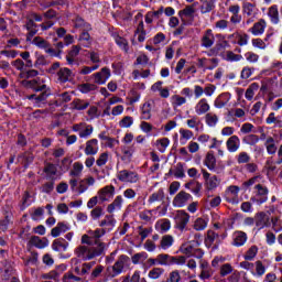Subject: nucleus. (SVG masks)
<instances>
[{
	"instance_id": "1",
	"label": "nucleus",
	"mask_w": 282,
	"mask_h": 282,
	"mask_svg": "<svg viewBox=\"0 0 282 282\" xmlns=\"http://www.w3.org/2000/svg\"><path fill=\"white\" fill-rule=\"evenodd\" d=\"M106 250L107 243L105 242H97V246L80 245L74 249V254L82 261H91V259H96V257H101V254H105Z\"/></svg>"
},
{
	"instance_id": "2",
	"label": "nucleus",
	"mask_w": 282,
	"mask_h": 282,
	"mask_svg": "<svg viewBox=\"0 0 282 282\" xmlns=\"http://www.w3.org/2000/svg\"><path fill=\"white\" fill-rule=\"evenodd\" d=\"M261 176L257 175L248 181V186H253V196L251 197V202L261 206V204H265L268 202V187L263 185Z\"/></svg>"
},
{
	"instance_id": "3",
	"label": "nucleus",
	"mask_w": 282,
	"mask_h": 282,
	"mask_svg": "<svg viewBox=\"0 0 282 282\" xmlns=\"http://www.w3.org/2000/svg\"><path fill=\"white\" fill-rule=\"evenodd\" d=\"M129 258L124 254L120 256L112 267L107 268V272L113 279L124 272V267L128 265Z\"/></svg>"
},
{
	"instance_id": "4",
	"label": "nucleus",
	"mask_w": 282,
	"mask_h": 282,
	"mask_svg": "<svg viewBox=\"0 0 282 282\" xmlns=\"http://www.w3.org/2000/svg\"><path fill=\"white\" fill-rule=\"evenodd\" d=\"M72 131L77 133L83 140H87V138H91V134L94 133V126L88 124L87 122L74 123L72 126Z\"/></svg>"
},
{
	"instance_id": "5",
	"label": "nucleus",
	"mask_w": 282,
	"mask_h": 282,
	"mask_svg": "<svg viewBox=\"0 0 282 282\" xmlns=\"http://www.w3.org/2000/svg\"><path fill=\"white\" fill-rule=\"evenodd\" d=\"M174 221L175 228L181 232H184V230H186V226H188V221H191V215L184 209H178L174 215Z\"/></svg>"
},
{
	"instance_id": "6",
	"label": "nucleus",
	"mask_w": 282,
	"mask_h": 282,
	"mask_svg": "<svg viewBox=\"0 0 282 282\" xmlns=\"http://www.w3.org/2000/svg\"><path fill=\"white\" fill-rule=\"evenodd\" d=\"M272 213H274V209L267 212V214L263 212L258 213L254 216V224L257 228L260 230L262 228H270V226H272V223H270V215H272Z\"/></svg>"
},
{
	"instance_id": "7",
	"label": "nucleus",
	"mask_w": 282,
	"mask_h": 282,
	"mask_svg": "<svg viewBox=\"0 0 282 282\" xmlns=\"http://www.w3.org/2000/svg\"><path fill=\"white\" fill-rule=\"evenodd\" d=\"M109 78H111V69L104 67L100 72H97L90 76V79L95 85H105Z\"/></svg>"
},
{
	"instance_id": "8",
	"label": "nucleus",
	"mask_w": 282,
	"mask_h": 282,
	"mask_svg": "<svg viewBox=\"0 0 282 282\" xmlns=\"http://www.w3.org/2000/svg\"><path fill=\"white\" fill-rule=\"evenodd\" d=\"M118 180L128 184H138L140 182V175H138V172L123 170L118 173Z\"/></svg>"
},
{
	"instance_id": "9",
	"label": "nucleus",
	"mask_w": 282,
	"mask_h": 282,
	"mask_svg": "<svg viewBox=\"0 0 282 282\" xmlns=\"http://www.w3.org/2000/svg\"><path fill=\"white\" fill-rule=\"evenodd\" d=\"M203 178L207 191H215L221 184V181L216 175H210L206 170H202Z\"/></svg>"
},
{
	"instance_id": "10",
	"label": "nucleus",
	"mask_w": 282,
	"mask_h": 282,
	"mask_svg": "<svg viewBox=\"0 0 282 282\" xmlns=\"http://www.w3.org/2000/svg\"><path fill=\"white\" fill-rule=\"evenodd\" d=\"M225 199L228 204H239V186H228L225 191Z\"/></svg>"
},
{
	"instance_id": "11",
	"label": "nucleus",
	"mask_w": 282,
	"mask_h": 282,
	"mask_svg": "<svg viewBox=\"0 0 282 282\" xmlns=\"http://www.w3.org/2000/svg\"><path fill=\"white\" fill-rule=\"evenodd\" d=\"M193 199V196L184 191H181L174 198H173V206L174 208H184L188 202Z\"/></svg>"
},
{
	"instance_id": "12",
	"label": "nucleus",
	"mask_w": 282,
	"mask_h": 282,
	"mask_svg": "<svg viewBox=\"0 0 282 282\" xmlns=\"http://www.w3.org/2000/svg\"><path fill=\"white\" fill-rule=\"evenodd\" d=\"M54 78L56 83H59V85H65V83H69V80L74 78V73L67 67H62L57 70Z\"/></svg>"
},
{
	"instance_id": "13",
	"label": "nucleus",
	"mask_w": 282,
	"mask_h": 282,
	"mask_svg": "<svg viewBox=\"0 0 282 282\" xmlns=\"http://www.w3.org/2000/svg\"><path fill=\"white\" fill-rule=\"evenodd\" d=\"M28 100H31L32 105L35 107H43L47 102V98H50V93L45 91V89L40 95H30L26 96Z\"/></svg>"
},
{
	"instance_id": "14",
	"label": "nucleus",
	"mask_w": 282,
	"mask_h": 282,
	"mask_svg": "<svg viewBox=\"0 0 282 282\" xmlns=\"http://www.w3.org/2000/svg\"><path fill=\"white\" fill-rule=\"evenodd\" d=\"M113 195H116V187L113 185H108L98 191L99 202H109V199H113Z\"/></svg>"
},
{
	"instance_id": "15",
	"label": "nucleus",
	"mask_w": 282,
	"mask_h": 282,
	"mask_svg": "<svg viewBox=\"0 0 282 282\" xmlns=\"http://www.w3.org/2000/svg\"><path fill=\"white\" fill-rule=\"evenodd\" d=\"M44 173L47 177V180H51L52 182H56V180H61V174L58 173V167L52 163H47L44 166Z\"/></svg>"
},
{
	"instance_id": "16",
	"label": "nucleus",
	"mask_w": 282,
	"mask_h": 282,
	"mask_svg": "<svg viewBox=\"0 0 282 282\" xmlns=\"http://www.w3.org/2000/svg\"><path fill=\"white\" fill-rule=\"evenodd\" d=\"M205 246L206 248H214L217 249L219 246V235L214 230H208L207 236L205 238Z\"/></svg>"
},
{
	"instance_id": "17",
	"label": "nucleus",
	"mask_w": 282,
	"mask_h": 282,
	"mask_svg": "<svg viewBox=\"0 0 282 282\" xmlns=\"http://www.w3.org/2000/svg\"><path fill=\"white\" fill-rule=\"evenodd\" d=\"M202 47L209 50L213 45H215V34L213 30H206L200 40Z\"/></svg>"
},
{
	"instance_id": "18",
	"label": "nucleus",
	"mask_w": 282,
	"mask_h": 282,
	"mask_svg": "<svg viewBox=\"0 0 282 282\" xmlns=\"http://www.w3.org/2000/svg\"><path fill=\"white\" fill-rule=\"evenodd\" d=\"M194 109L196 116H204V113H208V111H210V104H208V99L202 98L197 101Z\"/></svg>"
},
{
	"instance_id": "19",
	"label": "nucleus",
	"mask_w": 282,
	"mask_h": 282,
	"mask_svg": "<svg viewBox=\"0 0 282 282\" xmlns=\"http://www.w3.org/2000/svg\"><path fill=\"white\" fill-rule=\"evenodd\" d=\"M178 17L184 23H186V19L193 21V19H195V4L187 6L183 10L178 11Z\"/></svg>"
},
{
	"instance_id": "20",
	"label": "nucleus",
	"mask_w": 282,
	"mask_h": 282,
	"mask_svg": "<svg viewBox=\"0 0 282 282\" xmlns=\"http://www.w3.org/2000/svg\"><path fill=\"white\" fill-rule=\"evenodd\" d=\"M98 139H90L86 141V147L84 149L85 155H97L99 151Z\"/></svg>"
},
{
	"instance_id": "21",
	"label": "nucleus",
	"mask_w": 282,
	"mask_h": 282,
	"mask_svg": "<svg viewBox=\"0 0 282 282\" xmlns=\"http://www.w3.org/2000/svg\"><path fill=\"white\" fill-rule=\"evenodd\" d=\"M116 218L113 215H106L101 221H99L100 228H106V232H111L116 228Z\"/></svg>"
},
{
	"instance_id": "22",
	"label": "nucleus",
	"mask_w": 282,
	"mask_h": 282,
	"mask_svg": "<svg viewBox=\"0 0 282 282\" xmlns=\"http://www.w3.org/2000/svg\"><path fill=\"white\" fill-rule=\"evenodd\" d=\"M219 61L217 58H199L197 66L206 72V69L213 70L217 67Z\"/></svg>"
},
{
	"instance_id": "23",
	"label": "nucleus",
	"mask_w": 282,
	"mask_h": 282,
	"mask_svg": "<svg viewBox=\"0 0 282 282\" xmlns=\"http://www.w3.org/2000/svg\"><path fill=\"white\" fill-rule=\"evenodd\" d=\"M112 39L116 45L122 50V52L129 54V41H127V39L122 37V35L117 32L112 33Z\"/></svg>"
},
{
	"instance_id": "24",
	"label": "nucleus",
	"mask_w": 282,
	"mask_h": 282,
	"mask_svg": "<svg viewBox=\"0 0 282 282\" xmlns=\"http://www.w3.org/2000/svg\"><path fill=\"white\" fill-rule=\"evenodd\" d=\"M88 235L93 238L94 246H98V243H102L100 239L107 235V228H97L95 230H89Z\"/></svg>"
},
{
	"instance_id": "25",
	"label": "nucleus",
	"mask_w": 282,
	"mask_h": 282,
	"mask_svg": "<svg viewBox=\"0 0 282 282\" xmlns=\"http://www.w3.org/2000/svg\"><path fill=\"white\" fill-rule=\"evenodd\" d=\"M22 85L23 87H26V89H33V91H45V89H47V86L45 84L41 85L36 79L23 80Z\"/></svg>"
},
{
	"instance_id": "26",
	"label": "nucleus",
	"mask_w": 282,
	"mask_h": 282,
	"mask_svg": "<svg viewBox=\"0 0 282 282\" xmlns=\"http://www.w3.org/2000/svg\"><path fill=\"white\" fill-rule=\"evenodd\" d=\"M249 270H251V274L254 276H263L265 274V265H263V262L257 261L256 263H249L248 264Z\"/></svg>"
},
{
	"instance_id": "27",
	"label": "nucleus",
	"mask_w": 282,
	"mask_h": 282,
	"mask_svg": "<svg viewBox=\"0 0 282 282\" xmlns=\"http://www.w3.org/2000/svg\"><path fill=\"white\" fill-rule=\"evenodd\" d=\"M83 171H85V165L83 162L76 161L73 163L68 175L69 177H83Z\"/></svg>"
},
{
	"instance_id": "28",
	"label": "nucleus",
	"mask_w": 282,
	"mask_h": 282,
	"mask_svg": "<svg viewBox=\"0 0 282 282\" xmlns=\"http://www.w3.org/2000/svg\"><path fill=\"white\" fill-rule=\"evenodd\" d=\"M74 28H77L79 30H84L85 32H91V24H89L83 17L75 15L73 19Z\"/></svg>"
},
{
	"instance_id": "29",
	"label": "nucleus",
	"mask_w": 282,
	"mask_h": 282,
	"mask_svg": "<svg viewBox=\"0 0 282 282\" xmlns=\"http://www.w3.org/2000/svg\"><path fill=\"white\" fill-rule=\"evenodd\" d=\"M195 246H199V241L186 242L180 247V252L186 257H193L196 248Z\"/></svg>"
},
{
	"instance_id": "30",
	"label": "nucleus",
	"mask_w": 282,
	"mask_h": 282,
	"mask_svg": "<svg viewBox=\"0 0 282 282\" xmlns=\"http://www.w3.org/2000/svg\"><path fill=\"white\" fill-rule=\"evenodd\" d=\"M67 248H69V242L63 238L55 239L52 243V250L55 252H67Z\"/></svg>"
},
{
	"instance_id": "31",
	"label": "nucleus",
	"mask_w": 282,
	"mask_h": 282,
	"mask_svg": "<svg viewBox=\"0 0 282 282\" xmlns=\"http://www.w3.org/2000/svg\"><path fill=\"white\" fill-rule=\"evenodd\" d=\"M232 246H236L237 248L243 246L246 241H248V235L243 231H236L232 235Z\"/></svg>"
},
{
	"instance_id": "32",
	"label": "nucleus",
	"mask_w": 282,
	"mask_h": 282,
	"mask_svg": "<svg viewBox=\"0 0 282 282\" xmlns=\"http://www.w3.org/2000/svg\"><path fill=\"white\" fill-rule=\"evenodd\" d=\"M30 245L34 246V248H39L40 250H43V248H47V246H50V240H47V238L32 236L30 239Z\"/></svg>"
},
{
	"instance_id": "33",
	"label": "nucleus",
	"mask_w": 282,
	"mask_h": 282,
	"mask_svg": "<svg viewBox=\"0 0 282 282\" xmlns=\"http://www.w3.org/2000/svg\"><path fill=\"white\" fill-rule=\"evenodd\" d=\"M122 204H124V198H122V195L116 196L113 202L108 205L107 213H116V210H122Z\"/></svg>"
},
{
	"instance_id": "34",
	"label": "nucleus",
	"mask_w": 282,
	"mask_h": 282,
	"mask_svg": "<svg viewBox=\"0 0 282 282\" xmlns=\"http://www.w3.org/2000/svg\"><path fill=\"white\" fill-rule=\"evenodd\" d=\"M227 150L229 151V153H236V151H239V147L241 144V142L239 141V137L237 135H231L227 142Z\"/></svg>"
},
{
	"instance_id": "35",
	"label": "nucleus",
	"mask_w": 282,
	"mask_h": 282,
	"mask_svg": "<svg viewBox=\"0 0 282 282\" xmlns=\"http://www.w3.org/2000/svg\"><path fill=\"white\" fill-rule=\"evenodd\" d=\"M155 230L164 235V232H169L171 230V220L163 218L155 223Z\"/></svg>"
},
{
	"instance_id": "36",
	"label": "nucleus",
	"mask_w": 282,
	"mask_h": 282,
	"mask_svg": "<svg viewBox=\"0 0 282 282\" xmlns=\"http://www.w3.org/2000/svg\"><path fill=\"white\" fill-rule=\"evenodd\" d=\"M217 160L215 159V155L208 153L205 158L204 164L207 166L209 171H213L214 173H221V170L215 167Z\"/></svg>"
},
{
	"instance_id": "37",
	"label": "nucleus",
	"mask_w": 282,
	"mask_h": 282,
	"mask_svg": "<svg viewBox=\"0 0 282 282\" xmlns=\"http://www.w3.org/2000/svg\"><path fill=\"white\" fill-rule=\"evenodd\" d=\"M200 1V14H208L210 12H213V10H215V3L212 0H199Z\"/></svg>"
},
{
	"instance_id": "38",
	"label": "nucleus",
	"mask_w": 282,
	"mask_h": 282,
	"mask_svg": "<svg viewBox=\"0 0 282 282\" xmlns=\"http://www.w3.org/2000/svg\"><path fill=\"white\" fill-rule=\"evenodd\" d=\"M229 101H230V94L224 93L215 99L214 105L217 109H221L223 107H226V105H228Z\"/></svg>"
},
{
	"instance_id": "39",
	"label": "nucleus",
	"mask_w": 282,
	"mask_h": 282,
	"mask_svg": "<svg viewBox=\"0 0 282 282\" xmlns=\"http://www.w3.org/2000/svg\"><path fill=\"white\" fill-rule=\"evenodd\" d=\"M80 54V46L74 45L72 50L66 55V61L68 65H75L76 64V56Z\"/></svg>"
},
{
	"instance_id": "40",
	"label": "nucleus",
	"mask_w": 282,
	"mask_h": 282,
	"mask_svg": "<svg viewBox=\"0 0 282 282\" xmlns=\"http://www.w3.org/2000/svg\"><path fill=\"white\" fill-rule=\"evenodd\" d=\"M173 243H175V238L171 235H165L161 238L159 248H161V250H169Z\"/></svg>"
},
{
	"instance_id": "41",
	"label": "nucleus",
	"mask_w": 282,
	"mask_h": 282,
	"mask_svg": "<svg viewBox=\"0 0 282 282\" xmlns=\"http://www.w3.org/2000/svg\"><path fill=\"white\" fill-rule=\"evenodd\" d=\"M151 109H153V104L151 101H145L141 107V120H151Z\"/></svg>"
},
{
	"instance_id": "42",
	"label": "nucleus",
	"mask_w": 282,
	"mask_h": 282,
	"mask_svg": "<svg viewBox=\"0 0 282 282\" xmlns=\"http://www.w3.org/2000/svg\"><path fill=\"white\" fill-rule=\"evenodd\" d=\"M186 126L188 129H194L196 132H199L202 127V120L197 116H192L186 120Z\"/></svg>"
},
{
	"instance_id": "43",
	"label": "nucleus",
	"mask_w": 282,
	"mask_h": 282,
	"mask_svg": "<svg viewBox=\"0 0 282 282\" xmlns=\"http://www.w3.org/2000/svg\"><path fill=\"white\" fill-rule=\"evenodd\" d=\"M268 17L270 18L271 23L278 25L279 23V6L273 4L269 8Z\"/></svg>"
},
{
	"instance_id": "44",
	"label": "nucleus",
	"mask_w": 282,
	"mask_h": 282,
	"mask_svg": "<svg viewBox=\"0 0 282 282\" xmlns=\"http://www.w3.org/2000/svg\"><path fill=\"white\" fill-rule=\"evenodd\" d=\"M164 189L160 188L159 191L152 193L148 198V204H155V202H164Z\"/></svg>"
},
{
	"instance_id": "45",
	"label": "nucleus",
	"mask_w": 282,
	"mask_h": 282,
	"mask_svg": "<svg viewBox=\"0 0 282 282\" xmlns=\"http://www.w3.org/2000/svg\"><path fill=\"white\" fill-rule=\"evenodd\" d=\"M67 230H69V227L65 223H58L56 227L51 230V235L52 237H61V235L67 232Z\"/></svg>"
},
{
	"instance_id": "46",
	"label": "nucleus",
	"mask_w": 282,
	"mask_h": 282,
	"mask_svg": "<svg viewBox=\"0 0 282 282\" xmlns=\"http://www.w3.org/2000/svg\"><path fill=\"white\" fill-rule=\"evenodd\" d=\"M180 143L181 144H186V142H188V140H192L194 133L193 131L188 130V129H184V128H181L180 131Z\"/></svg>"
},
{
	"instance_id": "47",
	"label": "nucleus",
	"mask_w": 282,
	"mask_h": 282,
	"mask_svg": "<svg viewBox=\"0 0 282 282\" xmlns=\"http://www.w3.org/2000/svg\"><path fill=\"white\" fill-rule=\"evenodd\" d=\"M194 230H197L198 232L202 230H206V228H208V219L206 218H196L194 220V225H193Z\"/></svg>"
},
{
	"instance_id": "48",
	"label": "nucleus",
	"mask_w": 282,
	"mask_h": 282,
	"mask_svg": "<svg viewBox=\"0 0 282 282\" xmlns=\"http://www.w3.org/2000/svg\"><path fill=\"white\" fill-rule=\"evenodd\" d=\"M265 32V20H260L259 22L254 23L253 28L251 29V33L254 36H259Z\"/></svg>"
},
{
	"instance_id": "49",
	"label": "nucleus",
	"mask_w": 282,
	"mask_h": 282,
	"mask_svg": "<svg viewBox=\"0 0 282 282\" xmlns=\"http://www.w3.org/2000/svg\"><path fill=\"white\" fill-rule=\"evenodd\" d=\"M171 144V140L169 138H162L156 140V149L160 153H166V149Z\"/></svg>"
},
{
	"instance_id": "50",
	"label": "nucleus",
	"mask_w": 282,
	"mask_h": 282,
	"mask_svg": "<svg viewBox=\"0 0 282 282\" xmlns=\"http://www.w3.org/2000/svg\"><path fill=\"white\" fill-rule=\"evenodd\" d=\"M158 265H173V256L161 253L158 256Z\"/></svg>"
},
{
	"instance_id": "51",
	"label": "nucleus",
	"mask_w": 282,
	"mask_h": 282,
	"mask_svg": "<svg viewBox=\"0 0 282 282\" xmlns=\"http://www.w3.org/2000/svg\"><path fill=\"white\" fill-rule=\"evenodd\" d=\"M186 97H182L180 95H173L171 97V104L174 109H177V107H182V105H186Z\"/></svg>"
},
{
	"instance_id": "52",
	"label": "nucleus",
	"mask_w": 282,
	"mask_h": 282,
	"mask_svg": "<svg viewBox=\"0 0 282 282\" xmlns=\"http://www.w3.org/2000/svg\"><path fill=\"white\" fill-rule=\"evenodd\" d=\"M96 89H98V86L90 83L80 84L78 86V91H80V94H90V91H96Z\"/></svg>"
},
{
	"instance_id": "53",
	"label": "nucleus",
	"mask_w": 282,
	"mask_h": 282,
	"mask_svg": "<svg viewBox=\"0 0 282 282\" xmlns=\"http://www.w3.org/2000/svg\"><path fill=\"white\" fill-rule=\"evenodd\" d=\"M32 45H35V47H39L40 50H47V47H50L48 42L41 36H35L32 41Z\"/></svg>"
},
{
	"instance_id": "54",
	"label": "nucleus",
	"mask_w": 282,
	"mask_h": 282,
	"mask_svg": "<svg viewBox=\"0 0 282 282\" xmlns=\"http://www.w3.org/2000/svg\"><path fill=\"white\" fill-rule=\"evenodd\" d=\"M205 122L208 127H217L219 122V117L217 115L209 112L205 116Z\"/></svg>"
},
{
	"instance_id": "55",
	"label": "nucleus",
	"mask_w": 282,
	"mask_h": 282,
	"mask_svg": "<svg viewBox=\"0 0 282 282\" xmlns=\"http://www.w3.org/2000/svg\"><path fill=\"white\" fill-rule=\"evenodd\" d=\"M12 67H14V69H17L18 72H21V74H23V72L25 69H28V65L25 62H23V59L21 58H17L15 61L11 62Z\"/></svg>"
},
{
	"instance_id": "56",
	"label": "nucleus",
	"mask_w": 282,
	"mask_h": 282,
	"mask_svg": "<svg viewBox=\"0 0 282 282\" xmlns=\"http://www.w3.org/2000/svg\"><path fill=\"white\" fill-rule=\"evenodd\" d=\"M267 151L270 155H274L276 153V143L272 137H269L265 141Z\"/></svg>"
},
{
	"instance_id": "57",
	"label": "nucleus",
	"mask_w": 282,
	"mask_h": 282,
	"mask_svg": "<svg viewBox=\"0 0 282 282\" xmlns=\"http://www.w3.org/2000/svg\"><path fill=\"white\" fill-rule=\"evenodd\" d=\"M140 219H142V221H151L152 219H155V214L153 212V209H147L143 210L139 214Z\"/></svg>"
},
{
	"instance_id": "58",
	"label": "nucleus",
	"mask_w": 282,
	"mask_h": 282,
	"mask_svg": "<svg viewBox=\"0 0 282 282\" xmlns=\"http://www.w3.org/2000/svg\"><path fill=\"white\" fill-rule=\"evenodd\" d=\"M152 212H154V217L158 219V217H164L166 213H169V206L159 205L156 208L152 209Z\"/></svg>"
},
{
	"instance_id": "59",
	"label": "nucleus",
	"mask_w": 282,
	"mask_h": 282,
	"mask_svg": "<svg viewBox=\"0 0 282 282\" xmlns=\"http://www.w3.org/2000/svg\"><path fill=\"white\" fill-rule=\"evenodd\" d=\"M102 215H105V209L100 206L95 207L90 212V217L94 221H98V219H100V217H102Z\"/></svg>"
},
{
	"instance_id": "60",
	"label": "nucleus",
	"mask_w": 282,
	"mask_h": 282,
	"mask_svg": "<svg viewBox=\"0 0 282 282\" xmlns=\"http://www.w3.org/2000/svg\"><path fill=\"white\" fill-rule=\"evenodd\" d=\"M119 127L121 129H129L133 127V117L131 116H126L119 121Z\"/></svg>"
},
{
	"instance_id": "61",
	"label": "nucleus",
	"mask_w": 282,
	"mask_h": 282,
	"mask_svg": "<svg viewBox=\"0 0 282 282\" xmlns=\"http://www.w3.org/2000/svg\"><path fill=\"white\" fill-rule=\"evenodd\" d=\"M164 274V269L162 268H153L152 270L149 271L148 276L149 279L158 280L160 276Z\"/></svg>"
},
{
	"instance_id": "62",
	"label": "nucleus",
	"mask_w": 282,
	"mask_h": 282,
	"mask_svg": "<svg viewBox=\"0 0 282 282\" xmlns=\"http://www.w3.org/2000/svg\"><path fill=\"white\" fill-rule=\"evenodd\" d=\"M29 206H32V195H30V192H24L21 208L25 210Z\"/></svg>"
},
{
	"instance_id": "63",
	"label": "nucleus",
	"mask_w": 282,
	"mask_h": 282,
	"mask_svg": "<svg viewBox=\"0 0 282 282\" xmlns=\"http://www.w3.org/2000/svg\"><path fill=\"white\" fill-rule=\"evenodd\" d=\"M213 274H215V271H213V268L203 269L200 270L198 279H200V281H208V279H210Z\"/></svg>"
},
{
	"instance_id": "64",
	"label": "nucleus",
	"mask_w": 282,
	"mask_h": 282,
	"mask_svg": "<svg viewBox=\"0 0 282 282\" xmlns=\"http://www.w3.org/2000/svg\"><path fill=\"white\" fill-rule=\"evenodd\" d=\"M64 282H82L83 278L74 275V273H66L63 278Z\"/></svg>"
}]
</instances>
